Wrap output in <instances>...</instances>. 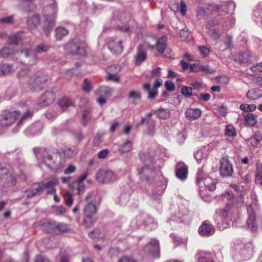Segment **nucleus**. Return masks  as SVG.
I'll return each instance as SVG.
<instances>
[{"label": "nucleus", "mask_w": 262, "mask_h": 262, "mask_svg": "<svg viewBox=\"0 0 262 262\" xmlns=\"http://www.w3.org/2000/svg\"><path fill=\"white\" fill-rule=\"evenodd\" d=\"M45 6L42 10V16L45 18L43 30L47 36H48L54 27V22L57 10L54 0H43Z\"/></svg>", "instance_id": "1"}, {"label": "nucleus", "mask_w": 262, "mask_h": 262, "mask_svg": "<svg viewBox=\"0 0 262 262\" xmlns=\"http://www.w3.org/2000/svg\"><path fill=\"white\" fill-rule=\"evenodd\" d=\"M34 151L40 166L45 164L49 169L53 170H56L60 168V164L57 161V155L53 156L47 150L41 148H34Z\"/></svg>", "instance_id": "2"}, {"label": "nucleus", "mask_w": 262, "mask_h": 262, "mask_svg": "<svg viewBox=\"0 0 262 262\" xmlns=\"http://www.w3.org/2000/svg\"><path fill=\"white\" fill-rule=\"evenodd\" d=\"M235 7V4L233 2H229L228 4H224L221 6L213 4L209 5L208 7L199 6L196 9V17L199 19H202L211 11L215 12H221L223 11L225 13H227L229 11V8L234 10Z\"/></svg>", "instance_id": "3"}, {"label": "nucleus", "mask_w": 262, "mask_h": 262, "mask_svg": "<svg viewBox=\"0 0 262 262\" xmlns=\"http://www.w3.org/2000/svg\"><path fill=\"white\" fill-rule=\"evenodd\" d=\"M50 49V46L46 43H42L38 45L35 50H32L31 49H23L21 52L24 54L26 57V62L27 64L32 66L37 63V55L47 52Z\"/></svg>", "instance_id": "4"}, {"label": "nucleus", "mask_w": 262, "mask_h": 262, "mask_svg": "<svg viewBox=\"0 0 262 262\" xmlns=\"http://www.w3.org/2000/svg\"><path fill=\"white\" fill-rule=\"evenodd\" d=\"M86 47L85 41L78 38L70 40L64 46V48L70 53L82 56L85 54Z\"/></svg>", "instance_id": "5"}, {"label": "nucleus", "mask_w": 262, "mask_h": 262, "mask_svg": "<svg viewBox=\"0 0 262 262\" xmlns=\"http://www.w3.org/2000/svg\"><path fill=\"white\" fill-rule=\"evenodd\" d=\"M139 173L140 174V178L142 181L150 184L154 179L156 181H162L164 179L161 171H156L155 170L147 166H144L139 170Z\"/></svg>", "instance_id": "6"}, {"label": "nucleus", "mask_w": 262, "mask_h": 262, "mask_svg": "<svg viewBox=\"0 0 262 262\" xmlns=\"http://www.w3.org/2000/svg\"><path fill=\"white\" fill-rule=\"evenodd\" d=\"M20 115L18 111H3L0 115V126H8L12 125Z\"/></svg>", "instance_id": "7"}, {"label": "nucleus", "mask_w": 262, "mask_h": 262, "mask_svg": "<svg viewBox=\"0 0 262 262\" xmlns=\"http://www.w3.org/2000/svg\"><path fill=\"white\" fill-rule=\"evenodd\" d=\"M96 207L94 204L88 203L85 206L84 213L85 218L83 221V224L86 228H89L96 222V220L93 217V216L96 213Z\"/></svg>", "instance_id": "8"}, {"label": "nucleus", "mask_w": 262, "mask_h": 262, "mask_svg": "<svg viewBox=\"0 0 262 262\" xmlns=\"http://www.w3.org/2000/svg\"><path fill=\"white\" fill-rule=\"evenodd\" d=\"M96 179L99 183L107 184L116 180L117 175L111 170L100 169L96 174Z\"/></svg>", "instance_id": "9"}, {"label": "nucleus", "mask_w": 262, "mask_h": 262, "mask_svg": "<svg viewBox=\"0 0 262 262\" xmlns=\"http://www.w3.org/2000/svg\"><path fill=\"white\" fill-rule=\"evenodd\" d=\"M143 250L145 254L154 258L160 256L159 243L156 239H151L145 245Z\"/></svg>", "instance_id": "10"}, {"label": "nucleus", "mask_w": 262, "mask_h": 262, "mask_svg": "<svg viewBox=\"0 0 262 262\" xmlns=\"http://www.w3.org/2000/svg\"><path fill=\"white\" fill-rule=\"evenodd\" d=\"M171 214L174 217L173 219L176 222H182L185 221L187 213V208L183 205L174 206L170 209Z\"/></svg>", "instance_id": "11"}, {"label": "nucleus", "mask_w": 262, "mask_h": 262, "mask_svg": "<svg viewBox=\"0 0 262 262\" xmlns=\"http://www.w3.org/2000/svg\"><path fill=\"white\" fill-rule=\"evenodd\" d=\"M47 79V76L39 74L34 78H31L29 80V85L31 89L34 91H40L44 88Z\"/></svg>", "instance_id": "12"}, {"label": "nucleus", "mask_w": 262, "mask_h": 262, "mask_svg": "<svg viewBox=\"0 0 262 262\" xmlns=\"http://www.w3.org/2000/svg\"><path fill=\"white\" fill-rule=\"evenodd\" d=\"M107 46L110 51L114 54H120L123 51L122 39L118 37L110 38Z\"/></svg>", "instance_id": "13"}, {"label": "nucleus", "mask_w": 262, "mask_h": 262, "mask_svg": "<svg viewBox=\"0 0 262 262\" xmlns=\"http://www.w3.org/2000/svg\"><path fill=\"white\" fill-rule=\"evenodd\" d=\"M196 181L200 186L204 185L210 191H213L216 188L215 183L209 177H204L202 169L198 171Z\"/></svg>", "instance_id": "14"}, {"label": "nucleus", "mask_w": 262, "mask_h": 262, "mask_svg": "<svg viewBox=\"0 0 262 262\" xmlns=\"http://www.w3.org/2000/svg\"><path fill=\"white\" fill-rule=\"evenodd\" d=\"M220 173L223 177H230L232 176L233 170L232 164L226 158H223L220 161Z\"/></svg>", "instance_id": "15"}, {"label": "nucleus", "mask_w": 262, "mask_h": 262, "mask_svg": "<svg viewBox=\"0 0 262 262\" xmlns=\"http://www.w3.org/2000/svg\"><path fill=\"white\" fill-rule=\"evenodd\" d=\"M162 80L158 79L154 84L153 88L151 90L150 84L149 83H145L143 85V89L146 91L148 94V98L149 99H154L157 94V89L161 86L162 84Z\"/></svg>", "instance_id": "16"}, {"label": "nucleus", "mask_w": 262, "mask_h": 262, "mask_svg": "<svg viewBox=\"0 0 262 262\" xmlns=\"http://www.w3.org/2000/svg\"><path fill=\"white\" fill-rule=\"evenodd\" d=\"M176 174L178 178L181 180L186 179L188 174V167L183 162L177 163L176 167Z\"/></svg>", "instance_id": "17"}, {"label": "nucleus", "mask_w": 262, "mask_h": 262, "mask_svg": "<svg viewBox=\"0 0 262 262\" xmlns=\"http://www.w3.org/2000/svg\"><path fill=\"white\" fill-rule=\"evenodd\" d=\"M195 257L198 262H214L213 254L206 251H198Z\"/></svg>", "instance_id": "18"}, {"label": "nucleus", "mask_w": 262, "mask_h": 262, "mask_svg": "<svg viewBox=\"0 0 262 262\" xmlns=\"http://www.w3.org/2000/svg\"><path fill=\"white\" fill-rule=\"evenodd\" d=\"M0 179L6 182L8 184L11 186H13L15 184V178L11 173H9L8 170L5 167L0 168Z\"/></svg>", "instance_id": "19"}, {"label": "nucleus", "mask_w": 262, "mask_h": 262, "mask_svg": "<svg viewBox=\"0 0 262 262\" xmlns=\"http://www.w3.org/2000/svg\"><path fill=\"white\" fill-rule=\"evenodd\" d=\"M55 99V96L53 93L46 92L38 101V104L40 106H47L52 103Z\"/></svg>", "instance_id": "20"}, {"label": "nucleus", "mask_w": 262, "mask_h": 262, "mask_svg": "<svg viewBox=\"0 0 262 262\" xmlns=\"http://www.w3.org/2000/svg\"><path fill=\"white\" fill-rule=\"evenodd\" d=\"M209 146H203L199 148L194 154V157L198 163L205 160L209 153Z\"/></svg>", "instance_id": "21"}, {"label": "nucleus", "mask_w": 262, "mask_h": 262, "mask_svg": "<svg viewBox=\"0 0 262 262\" xmlns=\"http://www.w3.org/2000/svg\"><path fill=\"white\" fill-rule=\"evenodd\" d=\"M201 111L198 108H188L185 114L186 118L189 121L195 120L201 116Z\"/></svg>", "instance_id": "22"}, {"label": "nucleus", "mask_w": 262, "mask_h": 262, "mask_svg": "<svg viewBox=\"0 0 262 262\" xmlns=\"http://www.w3.org/2000/svg\"><path fill=\"white\" fill-rule=\"evenodd\" d=\"M214 231L215 230L213 226L205 222L202 224L199 229L200 234L206 236L212 235Z\"/></svg>", "instance_id": "23"}, {"label": "nucleus", "mask_w": 262, "mask_h": 262, "mask_svg": "<svg viewBox=\"0 0 262 262\" xmlns=\"http://www.w3.org/2000/svg\"><path fill=\"white\" fill-rule=\"evenodd\" d=\"M247 212L249 214V218L247 221V224L251 231L254 232L257 229V226L255 223V217L253 210L250 205L247 206Z\"/></svg>", "instance_id": "24"}, {"label": "nucleus", "mask_w": 262, "mask_h": 262, "mask_svg": "<svg viewBox=\"0 0 262 262\" xmlns=\"http://www.w3.org/2000/svg\"><path fill=\"white\" fill-rule=\"evenodd\" d=\"M69 189L72 193L80 194L84 191V185L83 183L74 181L70 184Z\"/></svg>", "instance_id": "25"}, {"label": "nucleus", "mask_w": 262, "mask_h": 262, "mask_svg": "<svg viewBox=\"0 0 262 262\" xmlns=\"http://www.w3.org/2000/svg\"><path fill=\"white\" fill-rule=\"evenodd\" d=\"M170 9L173 11L179 10L181 14L183 16H185L186 14L187 8L184 1H181L180 5L178 2H174L173 4H170Z\"/></svg>", "instance_id": "26"}, {"label": "nucleus", "mask_w": 262, "mask_h": 262, "mask_svg": "<svg viewBox=\"0 0 262 262\" xmlns=\"http://www.w3.org/2000/svg\"><path fill=\"white\" fill-rule=\"evenodd\" d=\"M42 192V188L40 184H34L31 188L26 191L28 198H31L34 196L40 194Z\"/></svg>", "instance_id": "27"}, {"label": "nucleus", "mask_w": 262, "mask_h": 262, "mask_svg": "<svg viewBox=\"0 0 262 262\" xmlns=\"http://www.w3.org/2000/svg\"><path fill=\"white\" fill-rule=\"evenodd\" d=\"M206 28L208 35L213 39L216 40L220 37V31L215 26L212 24H208L206 26Z\"/></svg>", "instance_id": "28"}, {"label": "nucleus", "mask_w": 262, "mask_h": 262, "mask_svg": "<svg viewBox=\"0 0 262 262\" xmlns=\"http://www.w3.org/2000/svg\"><path fill=\"white\" fill-rule=\"evenodd\" d=\"M40 24V18L38 15L35 14L28 17L27 26L30 29H34Z\"/></svg>", "instance_id": "29"}, {"label": "nucleus", "mask_w": 262, "mask_h": 262, "mask_svg": "<svg viewBox=\"0 0 262 262\" xmlns=\"http://www.w3.org/2000/svg\"><path fill=\"white\" fill-rule=\"evenodd\" d=\"M58 184V180L55 177L49 178L43 181L41 185L42 191L45 188H54Z\"/></svg>", "instance_id": "30"}, {"label": "nucleus", "mask_w": 262, "mask_h": 262, "mask_svg": "<svg viewBox=\"0 0 262 262\" xmlns=\"http://www.w3.org/2000/svg\"><path fill=\"white\" fill-rule=\"evenodd\" d=\"M253 19L258 24L262 25V3H260L253 11Z\"/></svg>", "instance_id": "31"}, {"label": "nucleus", "mask_w": 262, "mask_h": 262, "mask_svg": "<svg viewBox=\"0 0 262 262\" xmlns=\"http://www.w3.org/2000/svg\"><path fill=\"white\" fill-rule=\"evenodd\" d=\"M51 227L56 233H63L67 232L70 230V228L69 225L65 223H58L56 225H51Z\"/></svg>", "instance_id": "32"}, {"label": "nucleus", "mask_w": 262, "mask_h": 262, "mask_svg": "<svg viewBox=\"0 0 262 262\" xmlns=\"http://www.w3.org/2000/svg\"><path fill=\"white\" fill-rule=\"evenodd\" d=\"M163 194V188L162 183L158 187H155L152 190L151 197L154 200H161Z\"/></svg>", "instance_id": "33"}, {"label": "nucleus", "mask_w": 262, "mask_h": 262, "mask_svg": "<svg viewBox=\"0 0 262 262\" xmlns=\"http://www.w3.org/2000/svg\"><path fill=\"white\" fill-rule=\"evenodd\" d=\"M24 37V32L23 31L17 32L10 35L9 37L8 42L10 45H17Z\"/></svg>", "instance_id": "34"}, {"label": "nucleus", "mask_w": 262, "mask_h": 262, "mask_svg": "<svg viewBox=\"0 0 262 262\" xmlns=\"http://www.w3.org/2000/svg\"><path fill=\"white\" fill-rule=\"evenodd\" d=\"M246 96L250 100H255L262 97V93L259 89H251L248 91Z\"/></svg>", "instance_id": "35"}, {"label": "nucleus", "mask_w": 262, "mask_h": 262, "mask_svg": "<svg viewBox=\"0 0 262 262\" xmlns=\"http://www.w3.org/2000/svg\"><path fill=\"white\" fill-rule=\"evenodd\" d=\"M236 58L241 63H247L250 61L251 56L248 53L245 52L239 54Z\"/></svg>", "instance_id": "36"}, {"label": "nucleus", "mask_w": 262, "mask_h": 262, "mask_svg": "<svg viewBox=\"0 0 262 262\" xmlns=\"http://www.w3.org/2000/svg\"><path fill=\"white\" fill-rule=\"evenodd\" d=\"M68 34V31L63 27H58L55 30V36L57 40H61Z\"/></svg>", "instance_id": "37"}, {"label": "nucleus", "mask_w": 262, "mask_h": 262, "mask_svg": "<svg viewBox=\"0 0 262 262\" xmlns=\"http://www.w3.org/2000/svg\"><path fill=\"white\" fill-rule=\"evenodd\" d=\"M246 122L250 126H254L256 123V116L253 114L247 113L244 115Z\"/></svg>", "instance_id": "38"}, {"label": "nucleus", "mask_w": 262, "mask_h": 262, "mask_svg": "<svg viewBox=\"0 0 262 262\" xmlns=\"http://www.w3.org/2000/svg\"><path fill=\"white\" fill-rule=\"evenodd\" d=\"M13 71V69L10 64H2L0 67V75H5Z\"/></svg>", "instance_id": "39"}, {"label": "nucleus", "mask_w": 262, "mask_h": 262, "mask_svg": "<svg viewBox=\"0 0 262 262\" xmlns=\"http://www.w3.org/2000/svg\"><path fill=\"white\" fill-rule=\"evenodd\" d=\"M132 149V143L129 141H127L119 147V150L122 152L130 151Z\"/></svg>", "instance_id": "40"}, {"label": "nucleus", "mask_w": 262, "mask_h": 262, "mask_svg": "<svg viewBox=\"0 0 262 262\" xmlns=\"http://www.w3.org/2000/svg\"><path fill=\"white\" fill-rule=\"evenodd\" d=\"M225 132V135L229 137H235L236 136L235 129L232 125H226Z\"/></svg>", "instance_id": "41"}, {"label": "nucleus", "mask_w": 262, "mask_h": 262, "mask_svg": "<svg viewBox=\"0 0 262 262\" xmlns=\"http://www.w3.org/2000/svg\"><path fill=\"white\" fill-rule=\"evenodd\" d=\"M146 58V53L144 52L139 50L136 58V64H140L141 62H142L145 60Z\"/></svg>", "instance_id": "42"}, {"label": "nucleus", "mask_w": 262, "mask_h": 262, "mask_svg": "<svg viewBox=\"0 0 262 262\" xmlns=\"http://www.w3.org/2000/svg\"><path fill=\"white\" fill-rule=\"evenodd\" d=\"M24 1L23 2V5L24 7V10L26 12H30L32 10H33L35 6L34 4L32 3V1L33 0H23Z\"/></svg>", "instance_id": "43"}, {"label": "nucleus", "mask_w": 262, "mask_h": 262, "mask_svg": "<svg viewBox=\"0 0 262 262\" xmlns=\"http://www.w3.org/2000/svg\"><path fill=\"white\" fill-rule=\"evenodd\" d=\"M14 53V50L8 47H5L0 51V57H8Z\"/></svg>", "instance_id": "44"}, {"label": "nucleus", "mask_w": 262, "mask_h": 262, "mask_svg": "<svg viewBox=\"0 0 262 262\" xmlns=\"http://www.w3.org/2000/svg\"><path fill=\"white\" fill-rule=\"evenodd\" d=\"M200 71L206 74H212L214 72V70L208 64H204L202 62H200Z\"/></svg>", "instance_id": "45"}, {"label": "nucleus", "mask_w": 262, "mask_h": 262, "mask_svg": "<svg viewBox=\"0 0 262 262\" xmlns=\"http://www.w3.org/2000/svg\"><path fill=\"white\" fill-rule=\"evenodd\" d=\"M239 108L241 110H242L245 112H248V111L253 112L256 110V106L254 104H242L239 106Z\"/></svg>", "instance_id": "46"}, {"label": "nucleus", "mask_w": 262, "mask_h": 262, "mask_svg": "<svg viewBox=\"0 0 262 262\" xmlns=\"http://www.w3.org/2000/svg\"><path fill=\"white\" fill-rule=\"evenodd\" d=\"M14 15H11L8 16L0 18V24L10 25L14 23Z\"/></svg>", "instance_id": "47"}, {"label": "nucleus", "mask_w": 262, "mask_h": 262, "mask_svg": "<svg viewBox=\"0 0 262 262\" xmlns=\"http://www.w3.org/2000/svg\"><path fill=\"white\" fill-rule=\"evenodd\" d=\"M156 44L158 51L163 54L164 53V37H161L158 40H156Z\"/></svg>", "instance_id": "48"}, {"label": "nucleus", "mask_w": 262, "mask_h": 262, "mask_svg": "<svg viewBox=\"0 0 262 262\" xmlns=\"http://www.w3.org/2000/svg\"><path fill=\"white\" fill-rule=\"evenodd\" d=\"M58 104L63 108L72 104L71 101L68 97H63L59 101Z\"/></svg>", "instance_id": "49"}, {"label": "nucleus", "mask_w": 262, "mask_h": 262, "mask_svg": "<svg viewBox=\"0 0 262 262\" xmlns=\"http://www.w3.org/2000/svg\"><path fill=\"white\" fill-rule=\"evenodd\" d=\"M181 37L184 40H190L192 38V35L188 30L182 29L180 32Z\"/></svg>", "instance_id": "50"}, {"label": "nucleus", "mask_w": 262, "mask_h": 262, "mask_svg": "<svg viewBox=\"0 0 262 262\" xmlns=\"http://www.w3.org/2000/svg\"><path fill=\"white\" fill-rule=\"evenodd\" d=\"M252 253H253V250L251 247V245H250V247H249L248 250L244 249H242L241 251V254L242 255H243V256L245 259L249 258L252 255Z\"/></svg>", "instance_id": "51"}, {"label": "nucleus", "mask_w": 262, "mask_h": 262, "mask_svg": "<svg viewBox=\"0 0 262 262\" xmlns=\"http://www.w3.org/2000/svg\"><path fill=\"white\" fill-rule=\"evenodd\" d=\"M255 182L257 184L262 185V169L258 166L257 167Z\"/></svg>", "instance_id": "52"}, {"label": "nucleus", "mask_w": 262, "mask_h": 262, "mask_svg": "<svg viewBox=\"0 0 262 262\" xmlns=\"http://www.w3.org/2000/svg\"><path fill=\"white\" fill-rule=\"evenodd\" d=\"M128 98L130 100H139L141 98V94L137 91H132L129 93Z\"/></svg>", "instance_id": "53"}, {"label": "nucleus", "mask_w": 262, "mask_h": 262, "mask_svg": "<svg viewBox=\"0 0 262 262\" xmlns=\"http://www.w3.org/2000/svg\"><path fill=\"white\" fill-rule=\"evenodd\" d=\"M112 92V90L107 86H101L99 88V89L98 90V93L102 95L105 94L106 95H110Z\"/></svg>", "instance_id": "54"}, {"label": "nucleus", "mask_w": 262, "mask_h": 262, "mask_svg": "<svg viewBox=\"0 0 262 262\" xmlns=\"http://www.w3.org/2000/svg\"><path fill=\"white\" fill-rule=\"evenodd\" d=\"M250 69L255 74H258L262 73V62L255 66L251 67Z\"/></svg>", "instance_id": "55"}, {"label": "nucleus", "mask_w": 262, "mask_h": 262, "mask_svg": "<svg viewBox=\"0 0 262 262\" xmlns=\"http://www.w3.org/2000/svg\"><path fill=\"white\" fill-rule=\"evenodd\" d=\"M66 204L68 206H71L73 203V199L72 198L70 192H67L63 195Z\"/></svg>", "instance_id": "56"}, {"label": "nucleus", "mask_w": 262, "mask_h": 262, "mask_svg": "<svg viewBox=\"0 0 262 262\" xmlns=\"http://www.w3.org/2000/svg\"><path fill=\"white\" fill-rule=\"evenodd\" d=\"M92 87L90 81H89L86 79H84V82H83V90L85 92H89L92 90Z\"/></svg>", "instance_id": "57"}, {"label": "nucleus", "mask_w": 262, "mask_h": 262, "mask_svg": "<svg viewBox=\"0 0 262 262\" xmlns=\"http://www.w3.org/2000/svg\"><path fill=\"white\" fill-rule=\"evenodd\" d=\"M199 50L201 54L204 56H208L210 52L209 49L205 46H200Z\"/></svg>", "instance_id": "58"}, {"label": "nucleus", "mask_w": 262, "mask_h": 262, "mask_svg": "<svg viewBox=\"0 0 262 262\" xmlns=\"http://www.w3.org/2000/svg\"><path fill=\"white\" fill-rule=\"evenodd\" d=\"M192 88L188 86H184L182 88L181 92L185 96H190L192 95Z\"/></svg>", "instance_id": "59"}, {"label": "nucleus", "mask_w": 262, "mask_h": 262, "mask_svg": "<svg viewBox=\"0 0 262 262\" xmlns=\"http://www.w3.org/2000/svg\"><path fill=\"white\" fill-rule=\"evenodd\" d=\"M34 262H50V261L45 255L39 254L36 256Z\"/></svg>", "instance_id": "60"}, {"label": "nucleus", "mask_w": 262, "mask_h": 262, "mask_svg": "<svg viewBox=\"0 0 262 262\" xmlns=\"http://www.w3.org/2000/svg\"><path fill=\"white\" fill-rule=\"evenodd\" d=\"M165 86L167 90L170 92H173L176 88L174 83L171 81H167L165 83Z\"/></svg>", "instance_id": "61"}, {"label": "nucleus", "mask_w": 262, "mask_h": 262, "mask_svg": "<svg viewBox=\"0 0 262 262\" xmlns=\"http://www.w3.org/2000/svg\"><path fill=\"white\" fill-rule=\"evenodd\" d=\"M173 243L176 246L180 245L181 244H185L186 241L178 236H174L173 239Z\"/></svg>", "instance_id": "62"}, {"label": "nucleus", "mask_w": 262, "mask_h": 262, "mask_svg": "<svg viewBox=\"0 0 262 262\" xmlns=\"http://www.w3.org/2000/svg\"><path fill=\"white\" fill-rule=\"evenodd\" d=\"M76 167L73 165H70L64 170V173L66 174H69L74 173Z\"/></svg>", "instance_id": "63"}, {"label": "nucleus", "mask_w": 262, "mask_h": 262, "mask_svg": "<svg viewBox=\"0 0 262 262\" xmlns=\"http://www.w3.org/2000/svg\"><path fill=\"white\" fill-rule=\"evenodd\" d=\"M100 234V231L98 229H95L93 231L89 233V236L93 238L96 239L99 237Z\"/></svg>", "instance_id": "64"}]
</instances>
